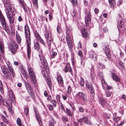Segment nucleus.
<instances>
[{"mask_svg":"<svg viewBox=\"0 0 126 126\" xmlns=\"http://www.w3.org/2000/svg\"><path fill=\"white\" fill-rule=\"evenodd\" d=\"M39 57L41 62L42 65H43L44 68L46 69H44L42 71V74L43 75V76L44 78H46L47 76V83L50 88L52 86V82L51 81V77L50 76H48L49 74V69H48V67L47 66V63L46 60L45 58L42 56L39 55Z\"/></svg>","mask_w":126,"mask_h":126,"instance_id":"nucleus-1","label":"nucleus"},{"mask_svg":"<svg viewBox=\"0 0 126 126\" xmlns=\"http://www.w3.org/2000/svg\"><path fill=\"white\" fill-rule=\"evenodd\" d=\"M25 33L26 38V41L27 45V51L28 58H30V55L31 53V49L30 47L31 38L30 33L28 26L26 25L24 27Z\"/></svg>","mask_w":126,"mask_h":126,"instance_id":"nucleus-2","label":"nucleus"},{"mask_svg":"<svg viewBox=\"0 0 126 126\" xmlns=\"http://www.w3.org/2000/svg\"><path fill=\"white\" fill-rule=\"evenodd\" d=\"M7 66L9 69L10 73L8 71V69L6 66L3 65L1 67V68L3 73L6 76V78L9 79L11 78V76L14 77L15 75L14 72L12 68V65L8 61V63L6 62Z\"/></svg>","mask_w":126,"mask_h":126,"instance_id":"nucleus-3","label":"nucleus"},{"mask_svg":"<svg viewBox=\"0 0 126 126\" xmlns=\"http://www.w3.org/2000/svg\"><path fill=\"white\" fill-rule=\"evenodd\" d=\"M75 98L76 101H80L82 99V101L84 103L88 102L86 94L83 92H78L76 95Z\"/></svg>","mask_w":126,"mask_h":126,"instance_id":"nucleus-4","label":"nucleus"},{"mask_svg":"<svg viewBox=\"0 0 126 126\" xmlns=\"http://www.w3.org/2000/svg\"><path fill=\"white\" fill-rule=\"evenodd\" d=\"M44 35L47 45L48 46L50 45L53 40V38L52 37V36L50 32H47L46 30Z\"/></svg>","mask_w":126,"mask_h":126,"instance_id":"nucleus-5","label":"nucleus"},{"mask_svg":"<svg viewBox=\"0 0 126 126\" xmlns=\"http://www.w3.org/2000/svg\"><path fill=\"white\" fill-rule=\"evenodd\" d=\"M8 47L12 53L14 54L16 52V49L18 48V46L15 42H12L8 44Z\"/></svg>","mask_w":126,"mask_h":126,"instance_id":"nucleus-6","label":"nucleus"},{"mask_svg":"<svg viewBox=\"0 0 126 126\" xmlns=\"http://www.w3.org/2000/svg\"><path fill=\"white\" fill-rule=\"evenodd\" d=\"M91 15L89 12H87L86 14L85 22L86 28L88 29L91 27L90 25L91 24Z\"/></svg>","mask_w":126,"mask_h":126,"instance_id":"nucleus-7","label":"nucleus"},{"mask_svg":"<svg viewBox=\"0 0 126 126\" xmlns=\"http://www.w3.org/2000/svg\"><path fill=\"white\" fill-rule=\"evenodd\" d=\"M68 31L67 32H66V39L69 50L71 52H72L73 51L72 43L71 38L69 35L68 34Z\"/></svg>","mask_w":126,"mask_h":126,"instance_id":"nucleus-8","label":"nucleus"},{"mask_svg":"<svg viewBox=\"0 0 126 126\" xmlns=\"http://www.w3.org/2000/svg\"><path fill=\"white\" fill-rule=\"evenodd\" d=\"M5 11L6 14L7 12L8 13L10 14H13V12L15 10V9L13 5H9L8 7L5 8Z\"/></svg>","mask_w":126,"mask_h":126,"instance_id":"nucleus-9","label":"nucleus"},{"mask_svg":"<svg viewBox=\"0 0 126 126\" xmlns=\"http://www.w3.org/2000/svg\"><path fill=\"white\" fill-rule=\"evenodd\" d=\"M25 85L27 91L30 95L31 96L32 95H33V94H32V88L30 86V84L26 82L25 83Z\"/></svg>","mask_w":126,"mask_h":126,"instance_id":"nucleus-10","label":"nucleus"},{"mask_svg":"<svg viewBox=\"0 0 126 126\" xmlns=\"http://www.w3.org/2000/svg\"><path fill=\"white\" fill-rule=\"evenodd\" d=\"M78 121L80 123V124L82 123H83V122L82 121H84V122L87 124H91L90 121L89 120L87 116H85L83 117L82 118H80L78 120Z\"/></svg>","mask_w":126,"mask_h":126,"instance_id":"nucleus-11","label":"nucleus"},{"mask_svg":"<svg viewBox=\"0 0 126 126\" xmlns=\"http://www.w3.org/2000/svg\"><path fill=\"white\" fill-rule=\"evenodd\" d=\"M123 20L122 18L121 17L119 16V18L118 20V24L117 25V27L119 29L122 28H123L124 27H125L124 23L122 21Z\"/></svg>","mask_w":126,"mask_h":126,"instance_id":"nucleus-12","label":"nucleus"},{"mask_svg":"<svg viewBox=\"0 0 126 126\" xmlns=\"http://www.w3.org/2000/svg\"><path fill=\"white\" fill-rule=\"evenodd\" d=\"M4 45L3 39L0 38V51L2 54L4 52Z\"/></svg>","mask_w":126,"mask_h":126,"instance_id":"nucleus-13","label":"nucleus"},{"mask_svg":"<svg viewBox=\"0 0 126 126\" xmlns=\"http://www.w3.org/2000/svg\"><path fill=\"white\" fill-rule=\"evenodd\" d=\"M98 102L103 107H104L105 104L107 103L105 100L102 96H100L98 97Z\"/></svg>","mask_w":126,"mask_h":126,"instance_id":"nucleus-14","label":"nucleus"},{"mask_svg":"<svg viewBox=\"0 0 126 126\" xmlns=\"http://www.w3.org/2000/svg\"><path fill=\"white\" fill-rule=\"evenodd\" d=\"M33 107L34 113L35 115L36 118L39 124L40 125V124H41V118L40 117L38 111H37V109L35 107Z\"/></svg>","mask_w":126,"mask_h":126,"instance_id":"nucleus-15","label":"nucleus"},{"mask_svg":"<svg viewBox=\"0 0 126 126\" xmlns=\"http://www.w3.org/2000/svg\"><path fill=\"white\" fill-rule=\"evenodd\" d=\"M6 14L10 24L13 23L14 22V19L13 16V14L8 13L7 12Z\"/></svg>","mask_w":126,"mask_h":126,"instance_id":"nucleus-16","label":"nucleus"},{"mask_svg":"<svg viewBox=\"0 0 126 126\" xmlns=\"http://www.w3.org/2000/svg\"><path fill=\"white\" fill-rule=\"evenodd\" d=\"M63 70L66 73L69 72H70L71 74H72V68L70 64H67L66 65L64 69Z\"/></svg>","mask_w":126,"mask_h":126,"instance_id":"nucleus-17","label":"nucleus"},{"mask_svg":"<svg viewBox=\"0 0 126 126\" xmlns=\"http://www.w3.org/2000/svg\"><path fill=\"white\" fill-rule=\"evenodd\" d=\"M109 47L108 45H107V46L106 45L105 49L106 50L105 51V53L107 57L110 59L111 57V55L110 53V51L108 47Z\"/></svg>","mask_w":126,"mask_h":126,"instance_id":"nucleus-18","label":"nucleus"},{"mask_svg":"<svg viewBox=\"0 0 126 126\" xmlns=\"http://www.w3.org/2000/svg\"><path fill=\"white\" fill-rule=\"evenodd\" d=\"M87 88L90 91V93L92 95L94 96V90L93 89V87L92 85H87Z\"/></svg>","mask_w":126,"mask_h":126,"instance_id":"nucleus-19","label":"nucleus"},{"mask_svg":"<svg viewBox=\"0 0 126 126\" xmlns=\"http://www.w3.org/2000/svg\"><path fill=\"white\" fill-rule=\"evenodd\" d=\"M28 71L31 77L34 78V76H35V75L33 69L32 68L29 67Z\"/></svg>","mask_w":126,"mask_h":126,"instance_id":"nucleus-20","label":"nucleus"},{"mask_svg":"<svg viewBox=\"0 0 126 126\" xmlns=\"http://www.w3.org/2000/svg\"><path fill=\"white\" fill-rule=\"evenodd\" d=\"M16 39L17 43L20 44L21 40V37L17 31L16 33Z\"/></svg>","mask_w":126,"mask_h":126,"instance_id":"nucleus-21","label":"nucleus"},{"mask_svg":"<svg viewBox=\"0 0 126 126\" xmlns=\"http://www.w3.org/2000/svg\"><path fill=\"white\" fill-rule=\"evenodd\" d=\"M26 71L23 69L21 70V74L26 79H27L28 78V74L27 73Z\"/></svg>","mask_w":126,"mask_h":126,"instance_id":"nucleus-22","label":"nucleus"},{"mask_svg":"<svg viewBox=\"0 0 126 126\" xmlns=\"http://www.w3.org/2000/svg\"><path fill=\"white\" fill-rule=\"evenodd\" d=\"M110 6L111 8H113L115 5V0H109Z\"/></svg>","mask_w":126,"mask_h":126,"instance_id":"nucleus-23","label":"nucleus"},{"mask_svg":"<svg viewBox=\"0 0 126 126\" xmlns=\"http://www.w3.org/2000/svg\"><path fill=\"white\" fill-rule=\"evenodd\" d=\"M34 49L37 50H39L40 49V45L38 42H34Z\"/></svg>","mask_w":126,"mask_h":126,"instance_id":"nucleus-24","label":"nucleus"},{"mask_svg":"<svg viewBox=\"0 0 126 126\" xmlns=\"http://www.w3.org/2000/svg\"><path fill=\"white\" fill-rule=\"evenodd\" d=\"M112 76L113 79L114 80H115L118 82L120 81V79L119 78L118 76L115 75L114 73H112Z\"/></svg>","mask_w":126,"mask_h":126,"instance_id":"nucleus-25","label":"nucleus"},{"mask_svg":"<svg viewBox=\"0 0 126 126\" xmlns=\"http://www.w3.org/2000/svg\"><path fill=\"white\" fill-rule=\"evenodd\" d=\"M57 80L60 84H62L63 83V81L62 77L58 75L57 76Z\"/></svg>","mask_w":126,"mask_h":126,"instance_id":"nucleus-26","label":"nucleus"},{"mask_svg":"<svg viewBox=\"0 0 126 126\" xmlns=\"http://www.w3.org/2000/svg\"><path fill=\"white\" fill-rule=\"evenodd\" d=\"M81 34L84 38H86L88 36V34L85 29H83L81 31Z\"/></svg>","mask_w":126,"mask_h":126,"instance_id":"nucleus-27","label":"nucleus"},{"mask_svg":"<svg viewBox=\"0 0 126 126\" xmlns=\"http://www.w3.org/2000/svg\"><path fill=\"white\" fill-rule=\"evenodd\" d=\"M66 111L67 114L69 116H71L73 114V112H72L71 110L67 108L66 109Z\"/></svg>","mask_w":126,"mask_h":126,"instance_id":"nucleus-28","label":"nucleus"},{"mask_svg":"<svg viewBox=\"0 0 126 126\" xmlns=\"http://www.w3.org/2000/svg\"><path fill=\"white\" fill-rule=\"evenodd\" d=\"M34 33L35 37L37 40L41 37L37 31H34Z\"/></svg>","mask_w":126,"mask_h":126,"instance_id":"nucleus-29","label":"nucleus"},{"mask_svg":"<svg viewBox=\"0 0 126 126\" xmlns=\"http://www.w3.org/2000/svg\"><path fill=\"white\" fill-rule=\"evenodd\" d=\"M4 6H5V8L8 7L9 5H10V4H9V1L8 0H4L3 1Z\"/></svg>","mask_w":126,"mask_h":126,"instance_id":"nucleus-30","label":"nucleus"},{"mask_svg":"<svg viewBox=\"0 0 126 126\" xmlns=\"http://www.w3.org/2000/svg\"><path fill=\"white\" fill-rule=\"evenodd\" d=\"M0 91L2 94L4 93L3 87L2 82L0 80Z\"/></svg>","mask_w":126,"mask_h":126,"instance_id":"nucleus-31","label":"nucleus"},{"mask_svg":"<svg viewBox=\"0 0 126 126\" xmlns=\"http://www.w3.org/2000/svg\"><path fill=\"white\" fill-rule=\"evenodd\" d=\"M57 54V53L54 51H52L51 55V58L53 59L55 58Z\"/></svg>","mask_w":126,"mask_h":126,"instance_id":"nucleus-32","label":"nucleus"},{"mask_svg":"<svg viewBox=\"0 0 126 126\" xmlns=\"http://www.w3.org/2000/svg\"><path fill=\"white\" fill-rule=\"evenodd\" d=\"M37 40L38 41H39L40 43L42 44L43 46H46V43L43 40L42 38L40 37Z\"/></svg>","mask_w":126,"mask_h":126,"instance_id":"nucleus-33","label":"nucleus"},{"mask_svg":"<svg viewBox=\"0 0 126 126\" xmlns=\"http://www.w3.org/2000/svg\"><path fill=\"white\" fill-rule=\"evenodd\" d=\"M62 121L63 122H67L68 121L67 118L65 116H62V118L61 119Z\"/></svg>","mask_w":126,"mask_h":126,"instance_id":"nucleus-34","label":"nucleus"},{"mask_svg":"<svg viewBox=\"0 0 126 126\" xmlns=\"http://www.w3.org/2000/svg\"><path fill=\"white\" fill-rule=\"evenodd\" d=\"M90 57L91 59L94 58V60H96L97 58V56L95 54H90L89 56Z\"/></svg>","mask_w":126,"mask_h":126,"instance_id":"nucleus-35","label":"nucleus"},{"mask_svg":"<svg viewBox=\"0 0 126 126\" xmlns=\"http://www.w3.org/2000/svg\"><path fill=\"white\" fill-rule=\"evenodd\" d=\"M112 94V92L109 90H107L106 92V96L107 97L110 96Z\"/></svg>","mask_w":126,"mask_h":126,"instance_id":"nucleus-36","label":"nucleus"},{"mask_svg":"<svg viewBox=\"0 0 126 126\" xmlns=\"http://www.w3.org/2000/svg\"><path fill=\"white\" fill-rule=\"evenodd\" d=\"M80 84L81 86H83L84 85V79H83V78L82 77H81V78Z\"/></svg>","mask_w":126,"mask_h":126,"instance_id":"nucleus-37","label":"nucleus"},{"mask_svg":"<svg viewBox=\"0 0 126 126\" xmlns=\"http://www.w3.org/2000/svg\"><path fill=\"white\" fill-rule=\"evenodd\" d=\"M2 119L5 122L6 124L8 123V120L5 116L2 115Z\"/></svg>","mask_w":126,"mask_h":126,"instance_id":"nucleus-38","label":"nucleus"},{"mask_svg":"<svg viewBox=\"0 0 126 126\" xmlns=\"http://www.w3.org/2000/svg\"><path fill=\"white\" fill-rule=\"evenodd\" d=\"M70 1L74 6L77 5V0H70Z\"/></svg>","mask_w":126,"mask_h":126,"instance_id":"nucleus-39","label":"nucleus"},{"mask_svg":"<svg viewBox=\"0 0 126 126\" xmlns=\"http://www.w3.org/2000/svg\"><path fill=\"white\" fill-rule=\"evenodd\" d=\"M19 1L22 7L26 5V3L24 2L23 0H19Z\"/></svg>","mask_w":126,"mask_h":126,"instance_id":"nucleus-40","label":"nucleus"},{"mask_svg":"<svg viewBox=\"0 0 126 126\" xmlns=\"http://www.w3.org/2000/svg\"><path fill=\"white\" fill-rule=\"evenodd\" d=\"M32 82L34 84H35L36 83V80L35 79V76H34V78H31Z\"/></svg>","mask_w":126,"mask_h":126,"instance_id":"nucleus-41","label":"nucleus"},{"mask_svg":"<svg viewBox=\"0 0 126 126\" xmlns=\"http://www.w3.org/2000/svg\"><path fill=\"white\" fill-rule=\"evenodd\" d=\"M78 55L80 56V59L82 60V57L83 56V54L81 51H79V53H78Z\"/></svg>","mask_w":126,"mask_h":126,"instance_id":"nucleus-42","label":"nucleus"},{"mask_svg":"<svg viewBox=\"0 0 126 126\" xmlns=\"http://www.w3.org/2000/svg\"><path fill=\"white\" fill-rule=\"evenodd\" d=\"M29 112V109L28 108H26L24 110V113H25V115L27 116L28 115V113Z\"/></svg>","mask_w":126,"mask_h":126,"instance_id":"nucleus-43","label":"nucleus"},{"mask_svg":"<svg viewBox=\"0 0 126 126\" xmlns=\"http://www.w3.org/2000/svg\"><path fill=\"white\" fill-rule=\"evenodd\" d=\"M119 65L121 68H124V67L123 65V63L122 61H120L119 63Z\"/></svg>","mask_w":126,"mask_h":126,"instance_id":"nucleus-44","label":"nucleus"},{"mask_svg":"<svg viewBox=\"0 0 126 126\" xmlns=\"http://www.w3.org/2000/svg\"><path fill=\"white\" fill-rule=\"evenodd\" d=\"M67 92L68 94H70L71 92V88L70 86H69L68 87Z\"/></svg>","mask_w":126,"mask_h":126,"instance_id":"nucleus-45","label":"nucleus"},{"mask_svg":"<svg viewBox=\"0 0 126 126\" xmlns=\"http://www.w3.org/2000/svg\"><path fill=\"white\" fill-rule=\"evenodd\" d=\"M49 126H54V120L53 119L52 121H49Z\"/></svg>","mask_w":126,"mask_h":126,"instance_id":"nucleus-46","label":"nucleus"},{"mask_svg":"<svg viewBox=\"0 0 126 126\" xmlns=\"http://www.w3.org/2000/svg\"><path fill=\"white\" fill-rule=\"evenodd\" d=\"M16 122L17 123V124L19 126L21 124V120L19 118H17L16 121Z\"/></svg>","mask_w":126,"mask_h":126,"instance_id":"nucleus-47","label":"nucleus"},{"mask_svg":"<svg viewBox=\"0 0 126 126\" xmlns=\"http://www.w3.org/2000/svg\"><path fill=\"white\" fill-rule=\"evenodd\" d=\"M71 14L73 16H75L76 15V12L74 10L71 12Z\"/></svg>","mask_w":126,"mask_h":126,"instance_id":"nucleus-48","label":"nucleus"},{"mask_svg":"<svg viewBox=\"0 0 126 126\" xmlns=\"http://www.w3.org/2000/svg\"><path fill=\"white\" fill-rule=\"evenodd\" d=\"M48 109L50 111H52L53 109V105H49L48 106Z\"/></svg>","mask_w":126,"mask_h":126,"instance_id":"nucleus-49","label":"nucleus"},{"mask_svg":"<svg viewBox=\"0 0 126 126\" xmlns=\"http://www.w3.org/2000/svg\"><path fill=\"white\" fill-rule=\"evenodd\" d=\"M102 85L103 86L105 87L107 84L104 79L102 80Z\"/></svg>","mask_w":126,"mask_h":126,"instance_id":"nucleus-50","label":"nucleus"},{"mask_svg":"<svg viewBox=\"0 0 126 126\" xmlns=\"http://www.w3.org/2000/svg\"><path fill=\"white\" fill-rule=\"evenodd\" d=\"M57 30L58 32L59 33L61 32V29L59 26H57Z\"/></svg>","mask_w":126,"mask_h":126,"instance_id":"nucleus-51","label":"nucleus"},{"mask_svg":"<svg viewBox=\"0 0 126 126\" xmlns=\"http://www.w3.org/2000/svg\"><path fill=\"white\" fill-rule=\"evenodd\" d=\"M60 96L59 95H57L56 96V99L57 102L58 103L60 102Z\"/></svg>","mask_w":126,"mask_h":126,"instance_id":"nucleus-52","label":"nucleus"},{"mask_svg":"<svg viewBox=\"0 0 126 126\" xmlns=\"http://www.w3.org/2000/svg\"><path fill=\"white\" fill-rule=\"evenodd\" d=\"M1 102H2L3 105L5 106H7L8 105V103H7L6 101H4L3 100Z\"/></svg>","mask_w":126,"mask_h":126,"instance_id":"nucleus-53","label":"nucleus"},{"mask_svg":"<svg viewBox=\"0 0 126 126\" xmlns=\"http://www.w3.org/2000/svg\"><path fill=\"white\" fill-rule=\"evenodd\" d=\"M60 106L62 110L64 111H65V109L62 104L61 103H60Z\"/></svg>","mask_w":126,"mask_h":126,"instance_id":"nucleus-54","label":"nucleus"},{"mask_svg":"<svg viewBox=\"0 0 126 126\" xmlns=\"http://www.w3.org/2000/svg\"><path fill=\"white\" fill-rule=\"evenodd\" d=\"M123 1V0H118L117 3V5L119 6L121 5Z\"/></svg>","mask_w":126,"mask_h":126,"instance_id":"nucleus-55","label":"nucleus"},{"mask_svg":"<svg viewBox=\"0 0 126 126\" xmlns=\"http://www.w3.org/2000/svg\"><path fill=\"white\" fill-rule=\"evenodd\" d=\"M10 93V97H14V95L13 94V93L12 90H11L9 91Z\"/></svg>","mask_w":126,"mask_h":126,"instance_id":"nucleus-56","label":"nucleus"},{"mask_svg":"<svg viewBox=\"0 0 126 126\" xmlns=\"http://www.w3.org/2000/svg\"><path fill=\"white\" fill-rule=\"evenodd\" d=\"M26 5H25L22 6L23 9L25 12H28V10L27 9V7H26Z\"/></svg>","mask_w":126,"mask_h":126,"instance_id":"nucleus-57","label":"nucleus"},{"mask_svg":"<svg viewBox=\"0 0 126 126\" xmlns=\"http://www.w3.org/2000/svg\"><path fill=\"white\" fill-rule=\"evenodd\" d=\"M79 110L80 112H83L84 110V109L82 107L80 106L79 108Z\"/></svg>","mask_w":126,"mask_h":126,"instance_id":"nucleus-58","label":"nucleus"},{"mask_svg":"<svg viewBox=\"0 0 126 126\" xmlns=\"http://www.w3.org/2000/svg\"><path fill=\"white\" fill-rule=\"evenodd\" d=\"M114 119V121L116 122L119 121L120 119V118L118 117H115Z\"/></svg>","mask_w":126,"mask_h":126,"instance_id":"nucleus-59","label":"nucleus"},{"mask_svg":"<svg viewBox=\"0 0 126 126\" xmlns=\"http://www.w3.org/2000/svg\"><path fill=\"white\" fill-rule=\"evenodd\" d=\"M33 3L35 5H37V0H32Z\"/></svg>","mask_w":126,"mask_h":126,"instance_id":"nucleus-60","label":"nucleus"},{"mask_svg":"<svg viewBox=\"0 0 126 126\" xmlns=\"http://www.w3.org/2000/svg\"><path fill=\"white\" fill-rule=\"evenodd\" d=\"M8 110L10 113L13 114V111L12 110V108H8Z\"/></svg>","mask_w":126,"mask_h":126,"instance_id":"nucleus-61","label":"nucleus"},{"mask_svg":"<svg viewBox=\"0 0 126 126\" xmlns=\"http://www.w3.org/2000/svg\"><path fill=\"white\" fill-rule=\"evenodd\" d=\"M49 20H51V19L53 18L52 14H50L49 15Z\"/></svg>","mask_w":126,"mask_h":126,"instance_id":"nucleus-62","label":"nucleus"},{"mask_svg":"<svg viewBox=\"0 0 126 126\" xmlns=\"http://www.w3.org/2000/svg\"><path fill=\"white\" fill-rule=\"evenodd\" d=\"M8 108H12V105L11 103H8V105L7 106Z\"/></svg>","mask_w":126,"mask_h":126,"instance_id":"nucleus-63","label":"nucleus"},{"mask_svg":"<svg viewBox=\"0 0 126 126\" xmlns=\"http://www.w3.org/2000/svg\"><path fill=\"white\" fill-rule=\"evenodd\" d=\"M122 98L124 100H126V95H122Z\"/></svg>","mask_w":126,"mask_h":126,"instance_id":"nucleus-64","label":"nucleus"}]
</instances>
